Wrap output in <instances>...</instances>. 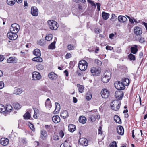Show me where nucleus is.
<instances>
[{"label": "nucleus", "instance_id": "nucleus-19", "mask_svg": "<svg viewBox=\"0 0 147 147\" xmlns=\"http://www.w3.org/2000/svg\"><path fill=\"white\" fill-rule=\"evenodd\" d=\"M117 133L119 135H122L123 134L124 130L123 127L121 126H118L117 127Z\"/></svg>", "mask_w": 147, "mask_h": 147}, {"label": "nucleus", "instance_id": "nucleus-11", "mask_svg": "<svg viewBox=\"0 0 147 147\" xmlns=\"http://www.w3.org/2000/svg\"><path fill=\"white\" fill-rule=\"evenodd\" d=\"M41 76L40 74L38 72H34L32 73V78L34 80L40 79Z\"/></svg>", "mask_w": 147, "mask_h": 147}, {"label": "nucleus", "instance_id": "nucleus-5", "mask_svg": "<svg viewBox=\"0 0 147 147\" xmlns=\"http://www.w3.org/2000/svg\"><path fill=\"white\" fill-rule=\"evenodd\" d=\"M20 28L19 25L16 24H12L10 28V31L15 33H17L19 31Z\"/></svg>", "mask_w": 147, "mask_h": 147}, {"label": "nucleus", "instance_id": "nucleus-60", "mask_svg": "<svg viewBox=\"0 0 147 147\" xmlns=\"http://www.w3.org/2000/svg\"><path fill=\"white\" fill-rule=\"evenodd\" d=\"M59 136L62 138L64 135V133L62 130L60 131L59 133Z\"/></svg>", "mask_w": 147, "mask_h": 147}, {"label": "nucleus", "instance_id": "nucleus-6", "mask_svg": "<svg viewBox=\"0 0 147 147\" xmlns=\"http://www.w3.org/2000/svg\"><path fill=\"white\" fill-rule=\"evenodd\" d=\"M90 71L93 76L98 75L101 72V68L100 67H93L91 68Z\"/></svg>", "mask_w": 147, "mask_h": 147}, {"label": "nucleus", "instance_id": "nucleus-24", "mask_svg": "<svg viewBox=\"0 0 147 147\" xmlns=\"http://www.w3.org/2000/svg\"><path fill=\"white\" fill-rule=\"evenodd\" d=\"M61 116L64 119L67 118L69 116L68 113L67 111L65 110H64L61 114Z\"/></svg>", "mask_w": 147, "mask_h": 147}, {"label": "nucleus", "instance_id": "nucleus-46", "mask_svg": "<svg viewBox=\"0 0 147 147\" xmlns=\"http://www.w3.org/2000/svg\"><path fill=\"white\" fill-rule=\"evenodd\" d=\"M52 127V125H45V128L47 130L48 132H50L51 129Z\"/></svg>", "mask_w": 147, "mask_h": 147}, {"label": "nucleus", "instance_id": "nucleus-29", "mask_svg": "<svg viewBox=\"0 0 147 147\" xmlns=\"http://www.w3.org/2000/svg\"><path fill=\"white\" fill-rule=\"evenodd\" d=\"M114 119L116 122L120 124L121 123V120L119 116L117 115H115L114 117Z\"/></svg>", "mask_w": 147, "mask_h": 147}, {"label": "nucleus", "instance_id": "nucleus-31", "mask_svg": "<svg viewBox=\"0 0 147 147\" xmlns=\"http://www.w3.org/2000/svg\"><path fill=\"white\" fill-rule=\"evenodd\" d=\"M41 137L43 139H44L47 137V132L45 130H43L41 131Z\"/></svg>", "mask_w": 147, "mask_h": 147}, {"label": "nucleus", "instance_id": "nucleus-4", "mask_svg": "<svg viewBox=\"0 0 147 147\" xmlns=\"http://www.w3.org/2000/svg\"><path fill=\"white\" fill-rule=\"evenodd\" d=\"M115 88L119 90H123L125 87L122 82L120 81H116L114 83Z\"/></svg>", "mask_w": 147, "mask_h": 147}, {"label": "nucleus", "instance_id": "nucleus-45", "mask_svg": "<svg viewBox=\"0 0 147 147\" xmlns=\"http://www.w3.org/2000/svg\"><path fill=\"white\" fill-rule=\"evenodd\" d=\"M0 112H5V107L3 105H0Z\"/></svg>", "mask_w": 147, "mask_h": 147}, {"label": "nucleus", "instance_id": "nucleus-41", "mask_svg": "<svg viewBox=\"0 0 147 147\" xmlns=\"http://www.w3.org/2000/svg\"><path fill=\"white\" fill-rule=\"evenodd\" d=\"M13 105L14 108L15 109H19L20 108L21 106L20 104L17 103H14L13 104Z\"/></svg>", "mask_w": 147, "mask_h": 147}, {"label": "nucleus", "instance_id": "nucleus-47", "mask_svg": "<svg viewBox=\"0 0 147 147\" xmlns=\"http://www.w3.org/2000/svg\"><path fill=\"white\" fill-rule=\"evenodd\" d=\"M139 42L142 43H144L146 42V40L145 38L140 37L138 38Z\"/></svg>", "mask_w": 147, "mask_h": 147}, {"label": "nucleus", "instance_id": "nucleus-37", "mask_svg": "<svg viewBox=\"0 0 147 147\" xmlns=\"http://www.w3.org/2000/svg\"><path fill=\"white\" fill-rule=\"evenodd\" d=\"M60 147H71L69 143L65 140V142L62 144L60 146Z\"/></svg>", "mask_w": 147, "mask_h": 147}, {"label": "nucleus", "instance_id": "nucleus-7", "mask_svg": "<svg viewBox=\"0 0 147 147\" xmlns=\"http://www.w3.org/2000/svg\"><path fill=\"white\" fill-rule=\"evenodd\" d=\"M115 96L117 99L121 100L123 96V93L121 90H118L115 92Z\"/></svg>", "mask_w": 147, "mask_h": 147}, {"label": "nucleus", "instance_id": "nucleus-61", "mask_svg": "<svg viewBox=\"0 0 147 147\" xmlns=\"http://www.w3.org/2000/svg\"><path fill=\"white\" fill-rule=\"evenodd\" d=\"M96 4L97 6V8L98 10V11H100V6H101L100 4L99 3H96Z\"/></svg>", "mask_w": 147, "mask_h": 147}, {"label": "nucleus", "instance_id": "nucleus-26", "mask_svg": "<svg viewBox=\"0 0 147 147\" xmlns=\"http://www.w3.org/2000/svg\"><path fill=\"white\" fill-rule=\"evenodd\" d=\"M45 105L46 107L47 108H51V104L49 98H47L45 103Z\"/></svg>", "mask_w": 147, "mask_h": 147}, {"label": "nucleus", "instance_id": "nucleus-33", "mask_svg": "<svg viewBox=\"0 0 147 147\" xmlns=\"http://www.w3.org/2000/svg\"><path fill=\"white\" fill-rule=\"evenodd\" d=\"M36 57L32 59L33 61L37 62H42V59L40 57V56Z\"/></svg>", "mask_w": 147, "mask_h": 147}, {"label": "nucleus", "instance_id": "nucleus-42", "mask_svg": "<svg viewBox=\"0 0 147 147\" xmlns=\"http://www.w3.org/2000/svg\"><path fill=\"white\" fill-rule=\"evenodd\" d=\"M117 102L118 101L117 100H114L111 102V108L112 109L116 111V109L114 107V106H115L114 105V103Z\"/></svg>", "mask_w": 147, "mask_h": 147}, {"label": "nucleus", "instance_id": "nucleus-1", "mask_svg": "<svg viewBox=\"0 0 147 147\" xmlns=\"http://www.w3.org/2000/svg\"><path fill=\"white\" fill-rule=\"evenodd\" d=\"M49 28L52 30H56L58 28L59 25L55 21L49 20L47 21Z\"/></svg>", "mask_w": 147, "mask_h": 147}, {"label": "nucleus", "instance_id": "nucleus-15", "mask_svg": "<svg viewBox=\"0 0 147 147\" xmlns=\"http://www.w3.org/2000/svg\"><path fill=\"white\" fill-rule=\"evenodd\" d=\"M0 143L3 146H6L9 143V140L5 138H2L0 140Z\"/></svg>", "mask_w": 147, "mask_h": 147}, {"label": "nucleus", "instance_id": "nucleus-54", "mask_svg": "<svg viewBox=\"0 0 147 147\" xmlns=\"http://www.w3.org/2000/svg\"><path fill=\"white\" fill-rule=\"evenodd\" d=\"M87 2L90 3L92 6H94L95 7H96V6L94 1L92 0H88Z\"/></svg>", "mask_w": 147, "mask_h": 147}, {"label": "nucleus", "instance_id": "nucleus-57", "mask_svg": "<svg viewBox=\"0 0 147 147\" xmlns=\"http://www.w3.org/2000/svg\"><path fill=\"white\" fill-rule=\"evenodd\" d=\"M4 83L2 81H0V89L3 88L4 87Z\"/></svg>", "mask_w": 147, "mask_h": 147}, {"label": "nucleus", "instance_id": "nucleus-52", "mask_svg": "<svg viewBox=\"0 0 147 147\" xmlns=\"http://www.w3.org/2000/svg\"><path fill=\"white\" fill-rule=\"evenodd\" d=\"M110 147H117L116 142L114 141L111 143L110 145Z\"/></svg>", "mask_w": 147, "mask_h": 147}, {"label": "nucleus", "instance_id": "nucleus-16", "mask_svg": "<svg viewBox=\"0 0 147 147\" xmlns=\"http://www.w3.org/2000/svg\"><path fill=\"white\" fill-rule=\"evenodd\" d=\"M49 78L52 80H55L57 78V76L53 72H50L48 75Z\"/></svg>", "mask_w": 147, "mask_h": 147}, {"label": "nucleus", "instance_id": "nucleus-40", "mask_svg": "<svg viewBox=\"0 0 147 147\" xmlns=\"http://www.w3.org/2000/svg\"><path fill=\"white\" fill-rule=\"evenodd\" d=\"M23 117L24 119H28L30 118V113L28 112H27L24 114Z\"/></svg>", "mask_w": 147, "mask_h": 147}, {"label": "nucleus", "instance_id": "nucleus-48", "mask_svg": "<svg viewBox=\"0 0 147 147\" xmlns=\"http://www.w3.org/2000/svg\"><path fill=\"white\" fill-rule=\"evenodd\" d=\"M128 58L130 60H135V55L131 53H130L128 55Z\"/></svg>", "mask_w": 147, "mask_h": 147}, {"label": "nucleus", "instance_id": "nucleus-64", "mask_svg": "<svg viewBox=\"0 0 147 147\" xmlns=\"http://www.w3.org/2000/svg\"><path fill=\"white\" fill-rule=\"evenodd\" d=\"M129 18V22L132 24L134 23V20L131 19L130 17L126 16Z\"/></svg>", "mask_w": 147, "mask_h": 147}, {"label": "nucleus", "instance_id": "nucleus-63", "mask_svg": "<svg viewBox=\"0 0 147 147\" xmlns=\"http://www.w3.org/2000/svg\"><path fill=\"white\" fill-rule=\"evenodd\" d=\"M5 57L3 55H0V61H2L4 59Z\"/></svg>", "mask_w": 147, "mask_h": 147}, {"label": "nucleus", "instance_id": "nucleus-43", "mask_svg": "<svg viewBox=\"0 0 147 147\" xmlns=\"http://www.w3.org/2000/svg\"><path fill=\"white\" fill-rule=\"evenodd\" d=\"M45 41L44 39L40 40L38 42V44L41 46H42L45 44Z\"/></svg>", "mask_w": 147, "mask_h": 147}, {"label": "nucleus", "instance_id": "nucleus-25", "mask_svg": "<svg viewBox=\"0 0 147 147\" xmlns=\"http://www.w3.org/2000/svg\"><path fill=\"white\" fill-rule=\"evenodd\" d=\"M122 82L124 85L127 86L129 83V79L127 78H123L122 79Z\"/></svg>", "mask_w": 147, "mask_h": 147}, {"label": "nucleus", "instance_id": "nucleus-17", "mask_svg": "<svg viewBox=\"0 0 147 147\" xmlns=\"http://www.w3.org/2000/svg\"><path fill=\"white\" fill-rule=\"evenodd\" d=\"M118 20L120 22L124 23L127 21V19L124 16L120 15L118 17Z\"/></svg>", "mask_w": 147, "mask_h": 147}, {"label": "nucleus", "instance_id": "nucleus-62", "mask_svg": "<svg viewBox=\"0 0 147 147\" xmlns=\"http://www.w3.org/2000/svg\"><path fill=\"white\" fill-rule=\"evenodd\" d=\"M106 49L107 50H111L113 49V47L109 46H107L106 47Z\"/></svg>", "mask_w": 147, "mask_h": 147}, {"label": "nucleus", "instance_id": "nucleus-28", "mask_svg": "<svg viewBox=\"0 0 147 147\" xmlns=\"http://www.w3.org/2000/svg\"><path fill=\"white\" fill-rule=\"evenodd\" d=\"M69 130L71 132H73L76 129V127L72 124H69L68 126Z\"/></svg>", "mask_w": 147, "mask_h": 147}, {"label": "nucleus", "instance_id": "nucleus-9", "mask_svg": "<svg viewBox=\"0 0 147 147\" xmlns=\"http://www.w3.org/2000/svg\"><path fill=\"white\" fill-rule=\"evenodd\" d=\"M101 94L102 98H106L109 96L110 93L107 89H104L102 90Z\"/></svg>", "mask_w": 147, "mask_h": 147}, {"label": "nucleus", "instance_id": "nucleus-53", "mask_svg": "<svg viewBox=\"0 0 147 147\" xmlns=\"http://www.w3.org/2000/svg\"><path fill=\"white\" fill-rule=\"evenodd\" d=\"M95 63L98 65L100 66L102 65V62L98 59H96L95 60Z\"/></svg>", "mask_w": 147, "mask_h": 147}, {"label": "nucleus", "instance_id": "nucleus-58", "mask_svg": "<svg viewBox=\"0 0 147 147\" xmlns=\"http://www.w3.org/2000/svg\"><path fill=\"white\" fill-rule=\"evenodd\" d=\"M53 139L55 140H57L59 139V137L58 136L55 135L53 136Z\"/></svg>", "mask_w": 147, "mask_h": 147}, {"label": "nucleus", "instance_id": "nucleus-10", "mask_svg": "<svg viewBox=\"0 0 147 147\" xmlns=\"http://www.w3.org/2000/svg\"><path fill=\"white\" fill-rule=\"evenodd\" d=\"M134 33L136 35H140L142 33L141 28L139 27H135L134 29Z\"/></svg>", "mask_w": 147, "mask_h": 147}, {"label": "nucleus", "instance_id": "nucleus-38", "mask_svg": "<svg viewBox=\"0 0 147 147\" xmlns=\"http://www.w3.org/2000/svg\"><path fill=\"white\" fill-rule=\"evenodd\" d=\"M77 86L78 88V90L80 92L82 93L84 92V86L79 84H77Z\"/></svg>", "mask_w": 147, "mask_h": 147}, {"label": "nucleus", "instance_id": "nucleus-2", "mask_svg": "<svg viewBox=\"0 0 147 147\" xmlns=\"http://www.w3.org/2000/svg\"><path fill=\"white\" fill-rule=\"evenodd\" d=\"M88 63L84 60L80 61L78 63V67L82 71H85L87 68Z\"/></svg>", "mask_w": 147, "mask_h": 147}, {"label": "nucleus", "instance_id": "nucleus-34", "mask_svg": "<svg viewBox=\"0 0 147 147\" xmlns=\"http://www.w3.org/2000/svg\"><path fill=\"white\" fill-rule=\"evenodd\" d=\"M109 13L103 12L102 13V17L103 19L106 20L109 17Z\"/></svg>", "mask_w": 147, "mask_h": 147}, {"label": "nucleus", "instance_id": "nucleus-27", "mask_svg": "<svg viewBox=\"0 0 147 147\" xmlns=\"http://www.w3.org/2000/svg\"><path fill=\"white\" fill-rule=\"evenodd\" d=\"M34 55L36 56H40L41 53L40 50L38 49H35L33 51Z\"/></svg>", "mask_w": 147, "mask_h": 147}, {"label": "nucleus", "instance_id": "nucleus-12", "mask_svg": "<svg viewBox=\"0 0 147 147\" xmlns=\"http://www.w3.org/2000/svg\"><path fill=\"white\" fill-rule=\"evenodd\" d=\"M31 13L32 15L37 16L38 14V10L36 7H33L31 8Z\"/></svg>", "mask_w": 147, "mask_h": 147}, {"label": "nucleus", "instance_id": "nucleus-8", "mask_svg": "<svg viewBox=\"0 0 147 147\" xmlns=\"http://www.w3.org/2000/svg\"><path fill=\"white\" fill-rule=\"evenodd\" d=\"M10 31L7 34L8 38L11 40H15L18 37V35Z\"/></svg>", "mask_w": 147, "mask_h": 147}, {"label": "nucleus", "instance_id": "nucleus-39", "mask_svg": "<svg viewBox=\"0 0 147 147\" xmlns=\"http://www.w3.org/2000/svg\"><path fill=\"white\" fill-rule=\"evenodd\" d=\"M16 2L15 0H7V3L9 5H13Z\"/></svg>", "mask_w": 147, "mask_h": 147}, {"label": "nucleus", "instance_id": "nucleus-55", "mask_svg": "<svg viewBox=\"0 0 147 147\" xmlns=\"http://www.w3.org/2000/svg\"><path fill=\"white\" fill-rule=\"evenodd\" d=\"M29 126L30 128L33 131H34L35 130V129L34 128V125L30 123L29 124Z\"/></svg>", "mask_w": 147, "mask_h": 147}, {"label": "nucleus", "instance_id": "nucleus-22", "mask_svg": "<svg viewBox=\"0 0 147 147\" xmlns=\"http://www.w3.org/2000/svg\"><path fill=\"white\" fill-rule=\"evenodd\" d=\"M137 48V46L136 45L131 47V52L134 54H136L138 51Z\"/></svg>", "mask_w": 147, "mask_h": 147}, {"label": "nucleus", "instance_id": "nucleus-3", "mask_svg": "<svg viewBox=\"0 0 147 147\" xmlns=\"http://www.w3.org/2000/svg\"><path fill=\"white\" fill-rule=\"evenodd\" d=\"M111 72L107 71L104 74V76L101 79L102 81L104 83L108 82L111 78Z\"/></svg>", "mask_w": 147, "mask_h": 147}, {"label": "nucleus", "instance_id": "nucleus-18", "mask_svg": "<svg viewBox=\"0 0 147 147\" xmlns=\"http://www.w3.org/2000/svg\"><path fill=\"white\" fill-rule=\"evenodd\" d=\"M96 116L97 118H99L100 116L98 115H96L95 114H91L89 117V118L90 119L91 122H93L95 121Z\"/></svg>", "mask_w": 147, "mask_h": 147}, {"label": "nucleus", "instance_id": "nucleus-59", "mask_svg": "<svg viewBox=\"0 0 147 147\" xmlns=\"http://www.w3.org/2000/svg\"><path fill=\"white\" fill-rule=\"evenodd\" d=\"M37 67L38 69L39 70H42L43 69V66L41 65H38L37 66Z\"/></svg>", "mask_w": 147, "mask_h": 147}, {"label": "nucleus", "instance_id": "nucleus-49", "mask_svg": "<svg viewBox=\"0 0 147 147\" xmlns=\"http://www.w3.org/2000/svg\"><path fill=\"white\" fill-rule=\"evenodd\" d=\"M86 99L88 100H89L92 98V95L90 93H88L86 94Z\"/></svg>", "mask_w": 147, "mask_h": 147}, {"label": "nucleus", "instance_id": "nucleus-56", "mask_svg": "<svg viewBox=\"0 0 147 147\" xmlns=\"http://www.w3.org/2000/svg\"><path fill=\"white\" fill-rule=\"evenodd\" d=\"M71 57V55L70 53H67L65 56V58L67 59L70 58Z\"/></svg>", "mask_w": 147, "mask_h": 147}, {"label": "nucleus", "instance_id": "nucleus-35", "mask_svg": "<svg viewBox=\"0 0 147 147\" xmlns=\"http://www.w3.org/2000/svg\"><path fill=\"white\" fill-rule=\"evenodd\" d=\"M53 37V35L51 34H47L45 37V40L49 41L52 39Z\"/></svg>", "mask_w": 147, "mask_h": 147}, {"label": "nucleus", "instance_id": "nucleus-13", "mask_svg": "<svg viewBox=\"0 0 147 147\" xmlns=\"http://www.w3.org/2000/svg\"><path fill=\"white\" fill-rule=\"evenodd\" d=\"M17 59L15 57H11L7 60V62L8 63H14L17 62Z\"/></svg>", "mask_w": 147, "mask_h": 147}, {"label": "nucleus", "instance_id": "nucleus-20", "mask_svg": "<svg viewBox=\"0 0 147 147\" xmlns=\"http://www.w3.org/2000/svg\"><path fill=\"white\" fill-rule=\"evenodd\" d=\"M52 120L54 123H57L60 121V118L59 116L55 115L53 116Z\"/></svg>", "mask_w": 147, "mask_h": 147}, {"label": "nucleus", "instance_id": "nucleus-50", "mask_svg": "<svg viewBox=\"0 0 147 147\" xmlns=\"http://www.w3.org/2000/svg\"><path fill=\"white\" fill-rule=\"evenodd\" d=\"M117 19V16L114 14H112V17L111 18V20L112 21L114 22Z\"/></svg>", "mask_w": 147, "mask_h": 147}, {"label": "nucleus", "instance_id": "nucleus-51", "mask_svg": "<svg viewBox=\"0 0 147 147\" xmlns=\"http://www.w3.org/2000/svg\"><path fill=\"white\" fill-rule=\"evenodd\" d=\"M74 47H75L74 45L69 44L67 46V49L69 50H74Z\"/></svg>", "mask_w": 147, "mask_h": 147}, {"label": "nucleus", "instance_id": "nucleus-36", "mask_svg": "<svg viewBox=\"0 0 147 147\" xmlns=\"http://www.w3.org/2000/svg\"><path fill=\"white\" fill-rule=\"evenodd\" d=\"M5 112H11L12 109V106L10 105H7L6 107H5Z\"/></svg>", "mask_w": 147, "mask_h": 147}, {"label": "nucleus", "instance_id": "nucleus-21", "mask_svg": "<svg viewBox=\"0 0 147 147\" xmlns=\"http://www.w3.org/2000/svg\"><path fill=\"white\" fill-rule=\"evenodd\" d=\"M55 108L53 113L54 114L57 113L60 109V106L59 104L58 103H55Z\"/></svg>", "mask_w": 147, "mask_h": 147}, {"label": "nucleus", "instance_id": "nucleus-23", "mask_svg": "<svg viewBox=\"0 0 147 147\" xmlns=\"http://www.w3.org/2000/svg\"><path fill=\"white\" fill-rule=\"evenodd\" d=\"M22 92V89L21 88H16L14 89L13 93L17 95H20Z\"/></svg>", "mask_w": 147, "mask_h": 147}, {"label": "nucleus", "instance_id": "nucleus-14", "mask_svg": "<svg viewBox=\"0 0 147 147\" xmlns=\"http://www.w3.org/2000/svg\"><path fill=\"white\" fill-rule=\"evenodd\" d=\"M79 144L84 146H86L88 145L87 140L85 138H80L79 141Z\"/></svg>", "mask_w": 147, "mask_h": 147}, {"label": "nucleus", "instance_id": "nucleus-44", "mask_svg": "<svg viewBox=\"0 0 147 147\" xmlns=\"http://www.w3.org/2000/svg\"><path fill=\"white\" fill-rule=\"evenodd\" d=\"M34 115H33V117L34 118L36 119L37 118V114L39 113V111L38 109L36 108H34Z\"/></svg>", "mask_w": 147, "mask_h": 147}, {"label": "nucleus", "instance_id": "nucleus-30", "mask_svg": "<svg viewBox=\"0 0 147 147\" xmlns=\"http://www.w3.org/2000/svg\"><path fill=\"white\" fill-rule=\"evenodd\" d=\"M86 121V119L84 116H81L80 117L79 121L82 124L85 123Z\"/></svg>", "mask_w": 147, "mask_h": 147}, {"label": "nucleus", "instance_id": "nucleus-32", "mask_svg": "<svg viewBox=\"0 0 147 147\" xmlns=\"http://www.w3.org/2000/svg\"><path fill=\"white\" fill-rule=\"evenodd\" d=\"M56 42L55 40L53 42L51 43L48 47V49H53L55 48V44Z\"/></svg>", "mask_w": 147, "mask_h": 147}]
</instances>
